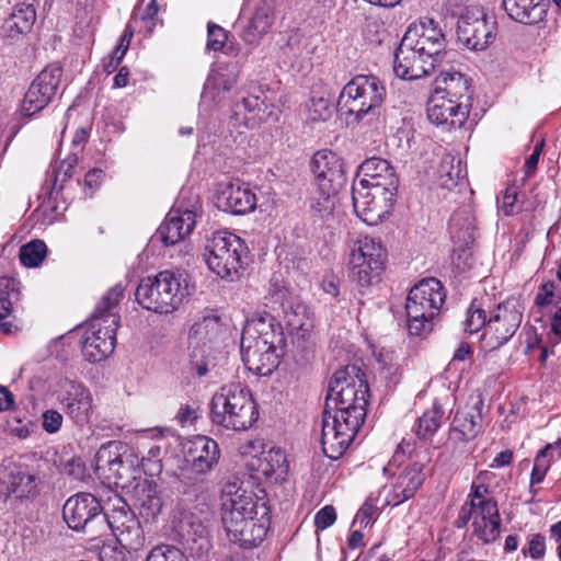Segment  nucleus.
I'll use <instances>...</instances> for the list:
<instances>
[{
  "label": "nucleus",
  "mask_w": 561,
  "mask_h": 561,
  "mask_svg": "<svg viewBox=\"0 0 561 561\" xmlns=\"http://www.w3.org/2000/svg\"><path fill=\"white\" fill-rule=\"evenodd\" d=\"M368 397V383L355 365L335 371L322 416L321 446L328 458L339 459L354 440L366 417Z\"/></svg>",
  "instance_id": "f257e3e1"
},
{
  "label": "nucleus",
  "mask_w": 561,
  "mask_h": 561,
  "mask_svg": "<svg viewBox=\"0 0 561 561\" xmlns=\"http://www.w3.org/2000/svg\"><path fill=\"white\" fill-rule=\"evenodd\" d=\"M221 501V520L230 540L243 548L259 546L270 528L266 503L237 483L225 485Z\"/></svg>",
  "instance_id": "f03ea898"
},
{
  "label": "nucleus",
  "mask_w": 561,
  "mask_h": 561,
  "mask_svg": "<svg viewBox=\"0 0 561 561\" xmlns=\"http://www.w3.org/2000/svg\"><path fill=\"white\" fill-rule=\"evenodd\" d=\"M283 329L270 316L248 319L241 334L240 351L244 366L257 376H270L285 354Z\"/></svg>",
  "instance_id": "7ed1b4c3"
},
{
  "label": "nucleus",
  "mask_w": 561,
  "mask_h": 561,
  "mask_svg": "<svg viewBox=\"0 0 561 561\" xmlns=\"http://www.w3.org/2000/svg\"><path fill=\"white\" fill-rule=\"evenodd\" d=\"M123 297L124 287L121 284L113 286L90 317L81 341L82 354L89 362H101L113 353L121 321L118 305Z\"/></svg>",
  "instance_id": "20e7f679"
},
{
  "label": "nucleus",
  "mask_w": 561,
  "mask_h": 561,
  "mask_svg": "<svg viewBox=\"0 0 561 561\" xmlns=\"http://www.w3.org/2000/svg\"><path fill=\"white\" fill-rule=\"evenodd\" d=\"M432 451L430 447L417 446L411 439H402L392 459L383 468V472L388 473L393 466L401 465L404 456L409 459V463L398 474H393L391 488L386 496L388 505L398 506L415 495L425 480L424 470L432 460Z\"/></svg>",
  "instance_id": "39448f33"
},
{
  "label": "nucleus",
  "mask_w": 561,
  "mask_h": 561,
  "mask_svg": "<svg viewBox=\"0 0 561 561\" xmlns=\"http://www.w3.org/2000/svg\"><path fill=\"white\" fill-rule=\"evenodd\" d=\"M259 419L257 405L251 391L240 382L220 387L210 401L213 424L225 430L245 431Z\"/></svg>",
  "instance_id": "423d86ee"
},
{
  "label": "nucleus",
  "mask_w": 561,
  "mask_h": 561,
  "mask_svg": "<svg viewBox=\"0 0 561 561\" xmlns=\"http://www.w3.org/2000/svg\"><path fill=\"white\" fill-rule=\"evenodd\" d=\"M446 294L436 278H425L411 288L405 302L407 327L411 335L424 336L445 302Z\"/></svg>",
  "instance_id": "0eeeda50"
},
{
  "label": "nucleus",
  "mask_w": 561,
  "mask_h": 561,
  "mask_svg": "<svg viewBox=\"0 0 561 561\" xmlns=\"http://www.w3.org/2000/svg\"><path fill=\"white\" fill-rule=\"evenodd\" d=\"M112 500L103 507L91 493H77L70 496L62 507V517L69 528L84 531L92 538L106 534L112 508Z\"/></svg>",
  "instance_id": "6e6552de"
},
{
  "label": "nucleus",
  "mask_w": 561,
  "mask_h": 561,
  "mask_svg": "<svg viewBox=\"0 0 561 561\" xmlns=\"http://www.w3.org/2000/svg\"><path fill=\"white\" fill-rule=\"evenodd\" d=\"M205 256L208 267L221 278L233 280L243 268L248 247L237 234L229 231H215L207 239Z\"/></svg>",
  "instance_id": "1a4fd4ad"
},
{
  "label": "nucleus",
  "mask_w": 561,
  "mask_h": 561,
  "mask_svg": "<svg viewBox=\"0 0 561 561\" xmlns=\"http://www.w3.org/2000/svg\"><path fill=\"white\" fill-rule=\"evenodd\" d=\"M445 88L436 89L427 101V117L435 125L461 127L468 112L458 102L462 92L467 91V80L460 73L447 75L444 78Z\"/></svg>",
  "instance_id": "9d476101"
},
{
  "label": "nucleus",
  "mask_w": 561,
  "mask_h": 561,
  "mask_svg": "<svg viewBox=\"0 0 561 561\" xmlns=\"http://www.w3.org/2000/svg\"><path fill=\"white\" fill-rule=\"evenodd\" d=\"M348 266L352 277L362 287L379 282L387 261V251L379 239L359 236L350 245Z\"/></svg>",
  "instance_id": "9b49d317"
},
{
  "label": "nucleus",
  "mask_w": 561,
  "mask_h": 561,
  "mask_svg": "<svg viewBox=\"0 0 561 561\" xmlns=\"http://www.w3.org/2000/svg\"><path fill=\"white\" fill-rule=\"evenodd\" d=\"M386 96V88L375 76L359 75L347 82L339 96V105L357 119L379 107Z\"/></svg>",
  "instance_id": "f8f14e48"
},
{
  "label": "nucleus",
  "mask_w": 561,
  "mask_h": 561,
  "mask_svg": "<svg viewBox=\"0 0 561 561\" xmlns=\"http://www.w3.org/2000/svg\"><path fill=\"white\" fill-rule=\"evenodd\" d=\"M525 305L518 297H510L500 302L488 319L482 335V345L494 351L506 344L516 333L523 321Z\"/></svg>",
  "instance_id": "ddd939ff"
},
{
  "label": "nucleus",
  "mask_w": 561,
  "mask_h": 561,
  "mask_svg": "<svg viewBox=\"0 0 561 561\" xmlns=\"http://www.w3.org/2000/svg\"><path fill=\"white\" fill-rule=\"evenodd\" d=\"M314 183L320 192L322 202L311 207L318 211H331V196L335 195L345 183V172L342 159L330 150L316 152L310 162Z\"/></svg>",
  "instance_id": "4468645a"
},
{
  "label": "nucleus",
  "mask_w": 561,
  "mask_h": 561,
  "mask_svg": "<svg viewBox=\"0 0 561 561\" xmlns=\"http://www.w3.org/2000/svg\"><path fill=\"white\" fill-rule=\"evenodd\" d=\"M171 539L181 543L192 557L203 558L211 548L206 518L178 507L171 522Z\"/></svg>",
  "instance_id": "2eb2a0df"
},
{
  "label": "nucleus",
  "mask_w": 561,
  "mask_h": 561,
  "mask_svg": "<svg viewBox=\"0 0 561 561\" xmlns=\"http://www.w3.org/2000/svg\"><path fill=\"white\" fill-rule=\"evenodd\" d=\"M496 36V22L482 8H468L457 23L458 41L471 50H483Z\"/></svg>",
  "instance_id": "dca6fc26"
},
{
  "label": "nucleus",
  "mask_w": 561,
  "mask_h": 561,
  "mask_svg": "<svg viewBox=\"0 0 561 561\" xmlns=\"http://www.w3.org/2000/svg\"><path fill=\"white\" fill-rule=\"evenodd\" d=\"M116 537L122 548L139 551L146 545V537L140 522L130 511L125 500L117 494L112 500L108 529Z\"/></svg>",
  "instance_id": "f3484780"
},
{
  "label": "nucleus",
  "mask_w": 561,
  "mask_h": 561,
  "mask_svg": "<svg viewBox=\"0 0 561 561\" xmlns=\"http://www.w3.org/2000/svg\"><path fill=\"white\" fill-rule=\"evenodd\" d=\"M249 449H262L259 455H253L245 466L252 472L253 478L270 484L280 483L286 480L289 472V462L286 453L279 447L264 449L261 439L249 443Z\"/></svg>",
  "instance_id": "a211bd4d"
},
{
  "label": "nucleus",
  "mask_w": 561,
  "mask_h": 561,
  "mask_svg": "<svg viewBox=\"0 0 561 561\" xmlns=\"http://www.w3.org/2000/svg\"><path fill=\"white\" fill-rule=\"evenodd\" d=\"M62 76L57 64L45 67L32 81L22 102V113L33 116L43 111L56 96Z\"/></svg>",
  "instance_id": "6ab92c4d"
},
{
  "label": "nucleus",
  "mask_w": 561,
  "mask_h": 561,
  "mask_svg": "<svg viewBox=\"0 0 561 561\" xmlns=\"http://www.w3.org/2000/svg\"><path fill=\"white\" fill-rule=\"evenodd\" d=\"M402 39L435 61L440 60L447 45L439 23L427 16L411 23Z\"/></svg>",
  "instance_id": "aec40b11"
},
{
  "label": "nucleus",
  "mask_w": 561,
  "mask_h": 561,
  "mask_svg": "<svg viewBox=\"0 0 561 561\" xmlns=\"http://www.w3.org/2000/svg\"><path fill=\"white\" fill-rule=\"evenodd\" d=\"M394 195L383 188L353 184L354 211L367 225H376L389 213Z\"/></svg>",
  "instance_id": "412c9836"
},
{
  "label": "nucleus",
  "mask_w": 561,
  "mask_h": 561,
  "mask_svg": "<svg viewBox=\"0 0 561 561\" xmlns=\"http://www.w3.org/2000/svg\"><path fill=\"white\" fill-rule=\"evenodd\" d=\"M58 400L65 414L77 425L84 426L93 414V397L81 382L65 380L60 383Z\"/></svg>",
  "instance_id": "4be33fe9"
},
{
  "label": "nucleus",
  "mask_w": 561,
  "mask_h": 561,
  "mask_svg": "<svg viewBox=\"0 0 561 561\" xmlns=\"http://www.w3.org/2000/svg\"><path fill=\"white\" fill-rule=\"evenodd\" d=\"M437 61L425 56L405 41L401 39L394 51L393 71L403 80H416L428 76L435 68Z\"/></svg>",
  "instance_id": "5701e85b"
},
{
  "label": "nucleus",
  "mask_w": 561,
  "mask_h": 561,
  "mask_svg": "<svg viewBox=\"0 0 561 561\" xmlns=\"http://www.w3.org/2000/svg\"><path fill=\"white\" fill-rule=\"evenodd\" d=\"M128 447L118 442H108L101 446L95 455V471L100 474H106L107 479L121 480L134 466V460H129Z\"/></svg>",
  "instance_id": "b1692460"
},
{
  "label": "nucleus",
  "mask_w": 561,
  "mask_h": 561,
  "mask_svg": "<svg viewBox=\"0 0 561 561\" xmlns=\"http://www.w3.org/2000/svg\"><path fill=\"white\" fill-rule=\"evenodd\" d=\"M220 457L218 444L207 436H195L185 448V462L187 468L196 474H206Z\"/></svg>",
  "instance_id": "393cba45"
},
{
  "label": "nucleus",
  "mask_w": 561,
  "mask_h": 561,
  "mask_svg": "<svg viewBox=\"0 0 561 561\" xmlns=\"http://www.w3.org/2000/svg\"><path fill=\"white\" fill-rule=\"evenodd\" d=\"M195 217V211L191 208H173L159 226L154 237L165 247L174 245L193 231Z\"/></svg>",
  "instance_id": "a878e982"
},
{
  "label": "nucleus",
  "mask_w": 561,
  "mask_h": 561,
  "mask_svg": "<svg viewBox=\"0 0 561 561\" xmlns=\"http://www.w3.org/2000/svg\"><path fill=\"white\" fill-rule=\"evenodd\" d=\"M359 172L363 178L356 184L397 193L399 180L388 160L379 157L369 158L360 164Z\"/></svg>",
  "instance_id": "bb28decb"
},
{
  "label": "nucleus",
  "mask_w": 561,
  "mask_h": 561,
  "mask_svg": "<svg viewBox=\"0 0 561 561\" xmlns=\"http://www.w3.org/2000/svg\"><path fill=\"white\" fill-rule=\"evenodd\" d=\"M459 519L466 524L472 519L474 535L485 543L493 542L500 536L501 518L496 503H486L484 507L474 512H467L463 506Z\"/></svg>",
  "instance_id": "cd10ccee"
},
{
  "label": "nucleus",
  "mask_w": 561,
  "mask_h": 561,
  "mask_svg": "<svg viewBox=\"0 0 561 561\" xmlns=\"http://www.w3.org/2000/svg\"><path fill=\"white\" fill-rule=\"evenodd\" d=\"M272 114L273 105L266 103V96L248 95L233 104L230 118L234 126L253 128Z\"/></svg>",
  "instance_id": "c85d7f7f"
},
{
  "label": "nucleus",
  "mask_w": 561,
  "mask_h": 561,
  "mask_svg": "<svg viewBox=\"0 0 561 561\" xmlns=\"http://www.w3.org/2000/svg\"><path fill=\"white\" fill-rule=\"evenodd\" d=\"M255 206V194L239 182L228 183L218 191L217 207L224 211L243 215L254 210Z\"/></svg>",
  "instance_id": "c756f323"
},
{
  "label": "nucleus",
  "mask_w": 561,
  "mask_h": 561,
  "mask_svg": "<svg viewBox=\"0 0 561 561\" xmlns=\"http://www.w3.org/2000/svg\"><path fill=\"white\" fill-rule=\"evenodd\" d=\"M158 276L164 299L173 312L193 294L194 286L185 272L167 270L158 273Z\"/></svg>",
  "instance_id": "7c9ffc66"
},
{
  "label": "nucleus",
  "mask_w": 561,
  "mask_h": 561,
  "mask_svg": "<svg viewBox=\"0 0 561 561\" xmlns=\"http://www.w3.org/2000/svg\"><path fill=\"white\" fill-rule=\"evenodd\" d=\"M482 401L474 405L460 408L456 411L451 422L449 437L455 442H468L473 439L481 431Z\"/></svg>",
  "instance_id": "2f4dec72"
},
{
  "label": "nucleus",
  "mask_w": 561,
  "mask_h": 561,
  "mask_svg": "<svg viewBox=\"0 0 561 561\" xmlns=\"http://www.w3.org/2000/svg\"><path fill=\"white\" fill-rule=\"evenodd\" d=\"M36 19L34 3H16L1 26V35L11 41H16L33 30Z\"/></svg>",
  "instance_id": "473e14b6"
},
{
  "label": "nucleus",
  "mask_w": 561,
  "mask_h": 561,
  "mask_svg": "<svg viewBox=\"0 0 561 561\" xmlns=\"http://www.w3.org/2000/svg\"><path fill=\"white\" fill-rule=\"evenodd\" d=\"M134 503L139 515L146 520L156 519L162 511V499L158 484L152 480H141L134 488Z\"/></svg>",
  "instance_id": "72a5a7b5"
},
{
  "label": "nucleus",
  "mask_w": 561,
  "mask_h": 561,
  "mask_svg": "<svg viewBox=\"0 0 561 561\" xmlns=\"http://www.w3.org/2000/svg\"><path fill=\"white\" fill-rule=\"evenodd\" d=\"M548 7V0H503L507 15L523 24H537L543 21Z\"/></svg>",
  "instance_id": "f704fd0d"
},
{
  "label": "nucleus",
  "mask_w": 561,
  "mask_h": 561,
  "mask_svg": "<svg viewBox=\"0 0 561 561\" xmlns=\"http://www.w3.org/2000/svg\"><path fill=\"white\" fill-rule=\"evenodd\" d=\"M239 77V69L237 66L222 67L219 66L213 69L209 73L207 81L204 85L202 93V101L219 102L220 92L230 91L237 83Z\"/></svg>",
  "instance_id": "c9c22d12"
},
{
  "label": "nucleus",
  "mask_w": 561,
  "mask_h": 561,
  "mask_svg": "<svg viewBox=\"0 0 561 561\" xmlns=\"http://www.w3.org/2000/svg\"><path fill=\"white\" fill-rule=\"evenodd\" d=\"M137 302L149 311L157 313H171L164 295L162 294L158 274L154 277L142 278L135 293Z\"/></svg>",
  "instance_id": "e433bc0d"
},
{
  "label": "nucleus",
  "mask_w": 561,
  "mask_h": 561,
  "mask_svg": "<svg viewBox=\"0 0 561 561\" xmlns=\"http://www.w3.org/2000/svg\"><path fill=\"white\" fill-rule=\"evenodd\" d=\"M284 321L289 333L306 339L313 328V318L307 305L300 301L289 304L284 311Z\"/></svg>",
  "instance_id": "4c0bfd02"
},
{
  "label": "nucleus",
  "mask_w": 561,
  "mask_h": 561,
  "mask_svg": "<svg viewBox=\"0 0 561 561\" xmlns=\"http://www.w3.org/2000/svg\"><path fill=\"white\" fill-rule=\"evenodd\" d=\"M19 283L11 277L0 278V330L4 333L12 331V322L8 320L14 307L20 301Z\"/></svg>",
  "instance_id": "58836bf2"
},
{
  "label": "nucleus",
  "mask_w": 561,
  "mask_h": 561,
  "mask_svg": "<svg viewBox=\"0 0 561 561\" xmlns=\"http://www.w3.org/2000/svg\"><path fill=\"white\" fill-rule=\"evenodd\" d=\"M274 23V11L263 4L256 8L247 27L241 34V38L250 45L257 44L261 38L270 31Z\"/></svg>",
  "instance_id": "ea45409f"
},
{
  "label": "nucleus",
  "mask_w": 561,
  "mask_h": 561,
  "mask_svg": "<svg viewBox=\"0 0 561 561\" xmlns=\"http://www.w3.org/2000/svg\"><path fill=\"white\" fill-rule=\"evenodd\" d=\"M444 409L435 401L415 422L413 432L420 440H431L442 425Z\"/></svg>",
  "instance_id": "a19ab883"
},
{
  "label": "nucleus",
  "mask_w": 561,
  "mask_h": 561,
  "mask_svg": "<svg viewBox=\"0 0 561 561\" xmlns=\"http://www.w3.org/2000/svg\"><path fill=\"white\" fill-rule=\"evenodd\" d=\"M437 172L440 186L448 190L456 186L467 174L461 159L449 153L442 158Z\"/></svg>",
  "instance_id": "79ce46f5"
},
{
  "label": "nucleus",
  "mask_w": 561,
  "mask_h": 561,
  "mask_svg": "<svg viewBox=\"0 0 561 561\" xmlns=\"http://www.w3.org/2000/svg\"><path fill=\"white\" fill-rule=\"evenodd\" d=\"M1 484H5L7 495L14 494L16 497H30L36 493L35 477L25 472L16 471L10 472L7 480H3ZM2 491V489H0Z\"/></svg>",
  "instance_id": "37998d69"
},
{
  "label": "nucleus",
  "mask_w": 561,
  "mask_h": 561,
  "mask_svg": "<svg viewBox=\"0 0 561 561\" xmlns=\"http://www.w3.org/2000/svg\"><path fill=\"white\" fill-rule=\"evenodd\" d=\"M47 254V247L42 240H33L20 249V261L24 266L37 267Z\"/></svg>",
  "instance_id": "c03bdc74"
},
{
  "label": "nucleus",
  "mask_w": 561,
  "mask_h": 561,
  "mask_svg": "<svg viewBox=\"0 0 561 561\" xmlns=\"http://www.w3.org/2000/svg\"><path fill=\"white\" fill-rule=\"evenodd\" d=\"M282 51L287 58L285 62L294 66L295 61L307 53L305 36L298 31H293L288 35L286 44L282 47Z\"/></svg>",
  "instance_id": "a18cd8bd"
},
{
  "label": "nucleus",
  "mask_w": 561,
  "mask_h": 561,
  "mask_svg": "<svg viewBox=\"0 0 561 561\" xmlns=\"http://www.w3.org/2000/svg\"><path fill=\"white\" fill-rule=\"evenodd\" d=\"M77 163V152H71L67 159L60 162L53 172L51 191L59 192L64 188V184L72 176V170Z\"/></svg>",
  "instance_id": "49530a36"
},
{
  "label": "nucleus",
  "mask_w": 561,
  "mask_h": 561,
  "mask_svg": "<svg viewBox=\"0 0 561 561\" xmlns=\"http://www.w3.org/2000/svg\"><path fill=\"white\" fill-rule=\"evenodd\" d=\"M162 449L158 445H153L149 448L146 456L140 459V467L145 474L149 477L159 476L162 471Z\"/></svg>",
  "instance_id": "de8ad7c7"
},
{
  "label": "nucleus",
  "mask_w": 561,
  "mask_h": 561,
  "mask_svg": "<svg viewBox=\"0 0 561 561\" xmlns=\"http://www.w3.org/2000/svg\"><path fill=\"white\" fill-rule=\"evenodd\" d=\"M461 217L459 214L453 215L449 220V231L451 238L459 243L469 244L473 241V226L467 217L466 226H462Z\"/></svg>",
  "instance_id": "09e8293b"
},
{
  "label": "nucleus",
  "mask_w": 561,
  "mask_h": 561,
  "mask_svg": "<svg viewBox=\"0 0 561 561\" xmlns=\"http://www.w3.org/2000/svg\"><path fill=\"white\" fill-rule=\"evenodd\" d=\"M488 319L485 311L477 307L474 302L471 304L467 311V317L463 322V331L469 334L477 333L482 328L486 329Z\"/></svg>",
  "instance_id": "8fccbe9b"
},
{
  "label": "nucleus",
  "mask_w": 561,
  "mask_h": 561,
  "mask_svg": "<svg viewBox=\"0 0 561 561\" xmlns=\"http://www.w3.org/2000/svg\"><path fill=\"white\" fill-rule=\"evenodd\" d=\"M146 561H186L183 552L173 545H158L153 547Z\"/></svg>",
  "instance_id": "3c124183"
},
{
  "label": "nucleus",
  "mask_w": 561,
  "mask_h": 561,
  "mask_svg": "<svg viewBox=\"0 0 561 561\" xmlns=\"http://www.w3.org/2000/svg\"><path fill=\"white\" fill-rule=\"evenodd\" d=\"M219 328V318L217 316H207L194 323L192 333L199 339H210L218 333Z\"/></svg>",
  "instance_id": "603ef678"
},
{
  "label": "nucleus",
  "mask_w": 561,
  "mask_h": 561,
  "mask_svg": "<svg viewBox=\"0 0 561 561\" xmlns=\"http://www.w3.org/2000/svg\"><path fill=\"white\" fill-rule=\"evenodd\" d=\"M488 486L477 481L472 482L471 491L469 494L470 505L467 512H474L481 507H484L486 503H495L493 500L486 497Z\"/></svg>",
  "instance_id": "864d4df0"
},
{
  "label": "nucleus",
  "mask_w": 561,
  "mask_h": 561,
  "mask_svg": "<svg viewBox=\"0 0 561 561\" xmlns=\"http://www.w3.org/2000/svg\"><path fill=\"white\" fill-rule=\"evenodd\" d=\"M518 192L515 186L507 187L503 193L500 208L506 216H513L520 210L518 205Z\"/></svg>",
  "instance_id": "5fc2aeb1"
},
{
  "label": "nucleus",
  "mask_w": 561,
  "mask_h": 561,
  "mask_svg": "<svg viewBox=\"0 0 561 561\" xmlns=\"http://www.w3.org/2000/svg\"><path fill=\"white\" fill-rule=\"evenodd\" d=\"M226 31L219 25L208 24L207 48L214 51L220 50L227 41Z\"/></svg>",
  "instance_id": "6e6d98bb"
},
{
  "label": "nucleus",
  "mask_w": 561,
  "mask_h": 561,
  "mask_svg": "<svg viewBox=\"0 0 561 561\" xmlns=\"http://www.w3.org/2000/svg\"><path fill=\"white\" fill-rule=\"evenodd\" d=\"M336 520V513L333 506L327 505L314 515V526L318 530L331 527Z\"/></svg>",
  "instance_id": "4d7b16f0"
},
{
  "label": "nucleus",
  "mask_w": 561,
  "mask_h": 561,
  "mask_svg": "<svg viewBox=\"0 0 561 561\" xmlns=\"http://www.w3.org/2000/svg\"><path fill=\"white\" fill-rule=\"evenodd\" d=\"M333 112L332 106L329 104L328 100L323 98L312 99L310 113H312L313 121H325L331 116Z\"/></svg>",
  "instance_id": "13d9d810"
},
{
  "label": "nucleus",
  "mask_w": 561,
  "mask_h": 561,
  "mask_svg": "<svg viewBox=\"0 0 561 561\" xmlns=\"http://www.w3.org/2000/svg\"><path fill=\"white\" fill-rule=\"evenodd\" d=\"M62 414L56 410H47L43 413V428L47 433H57L62 425Z\"/></svg>",
  "instance_id": "bf43d9fd"
},
{
  "label": "nucleus",
  "mask_w": 561,
  "mask_h": 561,
  "mask_svg": "<svg viewBox=\"0 0 561 561\" xmlns=\"http://www.w3.org/2000/svg\"><path fill=\"white\" fill-rule=\"evenodd\" d=\"M556 284L553 282H546L541 284L536 295L535 302L539 307H546L554 301Z\"/></svg>",
  "instance_id": "052dcab7"
},
{
  "label": "nucleus",
  "mask_w": 561,
  "mask_h": 561,
  "mask_svg": "<svg viewBox=\"0 0 561 561\" xmlns=\"http://www.w3.org/2000/svg\"><path fill=\"white\" fill-rule=\"evenodd\" d=\"M542 148H543V140H541L540 142L536 144V146L534 148V151L526 159L525 164H524L525 179L530 178V176L534 175V173H535V171L537 169L539 157H540V154L542 152Z\"/></svg>",
  "instance_id": "680f3d73"
},
{
  "label": "nucleus",
  "mask_w": 561,
  "mask_h": 561,
  "mask_svg": "<svg viewBox=\"0 0 561 561\" xmlns=\"http://www.w3.org/2000/svg\"><path fill=\"white\" fill-rule=\"evenodd\" d=\"M101 561H126L122 546L106 545L100 551Z\"/></svg>",
  "instance_id": "e2e57ef3"
},
{
  "label": "nucleus",
  "mask_w": 561,
  "mask_h": 561,
  "mask_svg": "<svg viewBox=\"0 0 561 561\" xmlns=\"http://www.w3.org/2000/svg\"><path fill=\"white\" fill-rule=\"evenodd\" d=\"M376 512H377V507L375 505L370 504L369 502H366L362 506V508L357 512L355 519H354V524H358L360 527L368 526L371 523L373 517L376 514Z\"/></svg>",
  "instance_id": "0e129e2a"
},
{
  "label": "nucleus",
  "mask_w": 561,
  "mask_h": 561,
  "mask_svg": "<svg viewBox=\"0 0 561 561\" xmlns=\"http://www.w3.org/2000/svg\"><path fill=\"white\" fill-rule=\"evenodd\" d=\"M545 537L540 534L534 535L528 542V552L534 559H540L545 556Z\"/></svg>",
  "instance_id": "69168bd1"
},
{
  "label": "nucleus",
  "mask_w": 561,
  "mask_h": 561,
  "mask_svg": "<svg viewBox=\"0 0 561 561\" xmlns=\"http://www.w3.org/2000/svg\"><path fill=\"white\" fill-rule=\"evenodd\" d=\"M322 288L332 297H337L340 293L339 278L333 274H327L322 279Z\"/></svg>",
  "instance_id": "338daca9"
},
{
  "label": "nucleus",
  "mask_w": 561,
  "mask_h": 561,
  "mask_svg": "<svg viewBox=\"0 0 561 561\" xmlns=\"http://www.w3.org/2000/svg\"><path fill=\"white\" fill-rule=\"evenodd\" d=\"M553 460V454L549 455L543 450V448L537 454L534 467L543 470L545 472H548L549 467Z\"/></svg>",
  "instance_id": "774afa93"
}]
</instances>
